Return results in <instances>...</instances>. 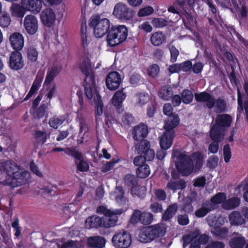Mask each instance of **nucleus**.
Segmentation results:
<instances>
[{"mask_svg": "<svg viewBox=\"0 0 248 248\" xmlns=\"http://www.w3.org/2000/svg\"><path fill=\"white\" fill-rule=\"evenodd\" d=\"M135 151L138 154L141 155L135 157L133 163L136 166L145 164L146 161H152L154 159L155 153L154 149L151 148L150 142L147 140H142L140 142L135 143Z\"/></svg>", "mask_w": 248, "mask_h": 248, "instance_id": "obj_1", "label": "nucleus"}, {"mask_svg": "<svg viewBox=\"0 0 248 248\" xmlns=\"http://www.w3.org/2000/svg\"><path fill=\"white\" fill-rule=\"evenodd\" d=\"M172 155L176 159L175 167L182 176H187L193 172L194 164L190 156L182 153L178 149L173 151Z\"/></svg>", "mask_w": 248, "mask_h": 248, "instance_id": "obj_2", "label": "nucleus"}, {"mask_svg": "<svg viewBox=\"0 0 248 248\" xmlns=\"http://www.w3.org/2000/svg\"><path fill=\"white\" fill-rule=\"evenodd\" d=\"M195 99L198 102H205L206 106L208 109L215 107L217 112L223 113L226 111L227 104L224 99L220 98L215 99L206 92L195 93Z\"/></svg>", "mask_w": 248, "mask_h": 248, "instance_id": "obj_3", "label": "nucleus"}, {"mask_svg": "<svg viewBox=\"0 0 248 248\" xmlns=\"http://www.w3.org/2000/svg\"><path fill=\"white\" fill-rule=\"evenodd\" d=\"M128 36V29L125 25H112L108 34L106 41L111 47H115L124 42Z\"/></svg>", "mask_w": 248, "mask_h": 248, "instance_id": "obj_4", "label": "nucleus"}, {"mask_svg": "<svg viewBox=\"0 0 248 248\" xmlns=\"http://www.w3.org/2000/svg\"><path fill=\"white\" fill-rule=\"evenodd\" d=\"M89 24L93 29V33L96 38H101L105 34H108L111 26L108 19L101 18L98 15L92 16L90 19Z\"/></svg>", "mask_w": 248, "mask_h": 248, "instance_id": "obj_5", "label": "nucleus"}, {"mask_svg": "<svg viewBox=\"0 0 248 248\" xmlns=\"http://www.w3.org/2000/svg\"><path fill=\"white\" fill-rule=\"evenodd\" d=\"M31 179L30 173L24 170H18L14 176H9L3 181H0V184L4 186H8L11 189L28 184Z\"/></svg>", "mask_w": 248, "mask_h": 248, "instance_id": "obj_6", "label": "nucleus"}, {"mask_svg": "<svg viewBox=\"0 0 248 248\" xmlns=\"http://www.w3.org/2000/svg\"><path fill=\"white\" fill-rule=\"evenodd\" d=\"M232 121V117L228 114H218L209 132L224 137L225 131L231 126Z\"/></svg>", "mask_w": 248, "mask_h": 248, "instance_id": "obj_7", "label": "nucleus"}, {"mask_svg": "<svg viewBox=\"0 0 248 248\" xmlns=\"http://www.w3.org/2000/svg\"><path fill=\"white\" fill-rule=\"evenodd\" d=\"M165 232L163 227L160 224L150 226L140 232L139 239L141 243H149L163 235Z\"/></svg>", "mask_w": 248, "mask_h": 248, "instance_id": "obj_8", "label": "nucleus"}, {"mask_svg": "<svg viewBox=\"0 0 248 248\" xmlns=\"http://www.w3.org/2000/svg\"><path fill=\"white\" fill-rule=\"evenodd\" d=\"M135 12L126 4L122 3H117L114 7L113 15L122 21L131 20L135 16Z\"/></svg>", "mask_w": 248, "mask_h": 248, "instance_id": "obj_9", "label": "nucleus"}, {"mask_svg": "<svg viewBox=\"0 0 248 248\" xmlns=\"http://www.w3.org/2000/svg\"><path fill=\"white\" fill-rule=\"evenodd\" d=\"M112 243L115 248H128L132 243L131 235L126 231L117 232L112 237Z\"/></svg>", "mask_w": 248, "mask_h": 248, "instance_id": "obj_10", "label": "nucleus"}, {"mask_svg": "<svg viewBox=\"0 0 248 248\" xmlns=\"http://www.w3.org/2000/svg\"><path fill=\"white\" fill-rule=\"evenodd\" d=\"M107 88L110 91H115L120 86L122 82L121 76L117 71L109 72L105 79Z\"/></svg>", "mask_w": 248, "mask_h": 248, "instance_id": "obj_11", "label": "nucleus"}, {"mask_svg": "<svg viewBox=\"0 0 248 248\" xmlns=\"http://www.w3.org/2000/svg\"><path fill=\"white\" fill-rule=\"evenodd\" d=\"M24 65V59L20 51H14L12 52L9 58V67L15 71L21 69Z\"/></svg>", "mask_w": 248, "mask_h": 248, "instance_id": "obj_12", "label": "nucleus"}, {"mask_svg": "<svg viewBox=\"0 0 248 248\" xmlns=\"http://www.w3.org/2000/svg\"><path fill=\"white\" fill-rule=\"evenodd\" d=\"M124 212L123 209H116L113 210L112 214L108 215L102 217L103 227L109 228L115 226L118 221V215H121Z\"/></svg>", "mask_w": 248, "mask_h": 248, "instance_id": "obj_13", "label": "nucleus"}, {"mask_svg": "<svg viewBox=\"0 0 248 248\" xmlns=\"http://www.w3.org/2000/svg\"><path fill=\"white\" fill-rule=\"evenodd\" d=\"M79 68L81 72L85 75V81H88L89 79L95 78L93 69L92 67L90 60L88 58H84L79 64Z\"/></svg>", "mask_w": 248, "mask_h": 248, "instance_id": "obj_14", "label": "nucleus"}, {"mask_svg": "<svg viewBox=\"0 0 248 248\" xmlns=\"http://www.w3.org/2000/svg\"><path fill=\"white\" fill-rule=\"evenodd\" d=\"M24 26L28 33L34 35L37 31L38 27L36 17L32 15L26 16L24 19Z\"/></svg>", "mask_w": 248, "mask_h": 248, "instance_id": "obj_15", "label": "nucleus"}, {"mask_svg": "<svg viewBox=\"0 0 248 248\" xmlns=\"http://www.w3.org/2000/svg\"><path fill=\"white\" fill-rule=\"evenodd\" d=\"M148 132L147 125L141 123L133 128L132 132L133 138L135 140L137 141V142H140L142 140H145L144 139L147 137Z\"/></svg>", "mask_w": 248, "mask_h": 248, "instance_id": "obj_16", "label": "nucleus"}, {"mask_svg": "<svg viewBox=\"0 0 248 248\" xmlns=\"http://www.w3.org/2000/svg\"><path fill=\"white\" fill-rule=\"evenodd\" d=\"M41 20L44 25L51 27L56 20V15L54 11L50 8H46L40 15Z\"/></svg>", "mask_w": 248, "mask_h": 248, "instance_id": "obj_17", "label": "nucleus"}, {"mask_svg": "<svg viewBox=\"0 0 248 248\" xmlns=\"http://www.w3.org/2000/svg\"><path fill=\"white\" fill-rule=\"evenodd\" d=\"M62 64L61 63L54 64L47 71L44 85L48 86L53 81L55 78L62 70Z\"/></svg>", "mask_w": 248, "mask_h": 248, "instance_id": "obj_18", "label": "nucleus"}, {"mask_svg": "<svg viewBox=\"0 0 248 248\" xmlns=\"http://www.w3.org/2000/svg\"><path fill=\"white\" fill-rule=\"evenodd\" d=\"M71 156L79 161L78 163L76 161H75L78 171L87 172L89 170V165L88 163L84 160L83 155L81 152L76 149Z\"/></svg>", "mask_w": 248, "mask_h": 248, "instance_id": "obj_19", "label": "nucleus"}, {"mask_svg": "<svg viewBox=\"0 0 248 248\" xmlns=\"http://www.w3.org/2000/svg\"><path fill=\"white\" fill-rule=\"evenodd\" d=\"M19 170L20 167L15 163L10 161L0 162V170L5 171L7 174L5 179L8 178L9 176H14Z\"/></svg>", "mask_w": 248, "mask_h": 248, "instance_id": "obj_20", "label": "nucleus"}, {"mask_svg": "<svg viewBox=\"0 0 248 248\" xmlns=\"http://www.w3.org/2000/svg\"><path fill=\"white\" fill-rule=\"evenodd\" d=\"M10 44L15 51H20L24 46V39L22 34L16 32L12 33L9 37Z\"/></svg>", "mask_w": 248, "mask_h": 248, "instance_id": "obj_21", "label": "nucleus"}, {"mask_svg": "<svg viewBox=\"0 0 248 248\" xmlns=\"http://www.w3.org/2000/svg\"><path fill=\"white\" fill-rule=\"evenodd\" d=\"M22 5L28 11L34 14H38L42 9L41 0H21Z\"/></svg>", "mask_w": 248, "mask_h": 248, "instance_id": "obj_22", "label": "nucleus"}, {"mask_svg": "<svg viewBox=\"0 0 248 248\" xmlns=\"http://www.w3.org/2000/svg\"><path fill=\"white\" fill-rule=\"evenodd\" d=\"M175 136V134L165 130L160 138L159 144L161 149H169L172 144Z\"/></svg>", "mask_w": 248, "mask_h": 248, "instance_id": "obj_23", "label": "nucleus"}, {"mask_svg": "<svg viewBox=\"0 0 248 248\" xmlns=\"http://www.w3.org/2000/svg\"><path fill=\"white\" fill-rule=\"evenodd\" d=\"M209 136L212 142L208 146V152L210 153L215 154L219 149V143L222 141L224 137L209 132Z\"/></svg>", "mask_w": 248, "mask_h": 248, "instance_id": "obj_24", "label": "nucleus"}, {"mask_svg": "<svg viewBox=\"0 0 248 248\" xmlns=\"http://www.w3.org/2000/svg\"><path fill=\"white\" fill-rule=\"evenodd\" d=\"M126 97L123 90L117 91L113 95L112 98V103L116 107L117 111L119 113L123 111L122 104Z\"/></svg>", "mask_w": 248, "mask_h": 248, "instance_id": "obj_25", "label": "nucleus"}, {"mask_svg": "<svg viewBox=\"0 0 248 248\" xmlns=\"http://www.w3.org/2000/svg\"><path fill=\"white\" fill-rule=\"evenodd\" d=\"M166 121L164 128L165 130L175 134L174 128L180 124V118L178 114H174Z\"/></svg>", "mask_w": 248, "mask_h": 248, "instance_id": "obj_26", "label": "nucleus"}, {"mask_svg": "<svg viewBox=\"0 0 248 248\" xmlns=\"http://www.w3.org/2000/svg\"><path fill=\"white\" fill-rule=\"evenodd\" d=\"M85 226L88 229L103 227L102 217L95 215L88 217L86 219Z\"/></svg>", "mask_w": 248, "mask_h": 248, "instance_id": "obj_27", "label": "nucleus"}, {"mask_svg": "<svg viewBox=\"0 0 248 248\" xmlns=\"http://www.w3.org/2000/svg\"><path fill=\"white\" fill-rule=\"evenodd\" d=\"M89 247L93 248H103L106 244V240L101 236H91L88 238Z\"/></svg>", "mask_w": 248, "mask_h": 248, "instance_id": "obj_28", "label": "nucleus"}, {"mask_svg": "<svg viewBox=\"0 0 248 248\" xmlns=\"http://www.w3.org/2000/svg\"><path fill=\"white\" fill-rule=\"evenodd\" d=\"M84 91L86 96L88 99H91L93 93H96V84L95 78L93 79H89L88 81L84 80Z\"/></svg>", "mask_w": 248, "mask_h": 248, "instance_id": "obj_29", "label": "nucleus"}, {"mask_svg": "<svg viewBox=\"0 0 248 248\" xmlns=\"http://www.w3.org/2000/svg\"><path fill=\"white\" fill-rule=\"evenodd\" d=\"M214 210V208L211 204H209V201H206L203 202L202 207L198 209L195 213V215L197 217L202 218L204 217L210 212Z\"/></svg>", "mask_w": 248, "mask_h": 248, "instance_id": "obj_30", "label": "nucleus"}, {"mask_svg": "<svg viewBox=\"0 0 248 248\" xmlns=\"http://www.w3.org/2000/svg\"><path fill=\"white\" fill-rule=\"evenodd\" d=\"M227 199L226 194L223 192H219L213 196L209 202L214 210L217 207V205L222 204L225 202Z\"/></svg>", "mask_w": 248, "mask_h": 248, "instance_id": "obj_31", "label": "nucleus"}, {"mask_svg": "<svg viewBox=\"0 0 248 248\" xmlns=\"http://www.w3.org/2000/svg\"><path fill=\"white\" fill-rule=\"evenodd\" d=\"M115 201L120 204H125L128 200L125 197V192L122 186H116L114 192Z\"/></svg>", "mask_w": 248, "mask_h": 248, "instance_id": "obj_32", "label": "nucleus"}, {"mask_svg": "<svg viewBox=\"0 0 248 248\" xmlns=\"http://www.w3.org/2000/svg\"><path fill=\"white\" fill-rule=\"evenodd\" d=\"M197 200L196 195L187 196L183 199L182 209L186 213H190L192 212L193 207L192 203Z\"/></svg>", "mask_w": 248, "mask_h": 248, "instance_id": "obj_33", "label": "nucleus"}, {"mask_svg": "<svg viewBox=\"0 0 248 248\" xmlns=\"http://www.w3.org/2000/svg\"><path fill=\"white\" fill-rule=\"evenodd\" d=\"M42 80L43 77H38V76H36L29 92L24 99V101L29 100L34 94L37 93L41 86Z\"/></svg>", "mask_w": 248, "mask_h": 248, "instance_id": "obj_34", "label": "nucleus"}, {"mask_svg": "<svg viewBox=\"0 0 248 248\" xmlns=\"http://www.w3.org/2000/svg\"><path fill=\"white\" fill-rule=\"evenodd\" d=\"M178 209V207L176 203L169 205L164 213L162 214V220L166 221L171 219L175 215Z\"/></svg>", "mask_w": 248, "mask_h": 248, "instance_id": "obj_35", "label": "nucleus"}, {"mask_svg": "<svg viewBox=\"0 0 248 248\" xmlns=\"http://www.w3.org/2000/svg\"><path fill=\"white\" fill-rule=\"evenodd\" d=\"M137 176L132 174H127L124 178V182L125 185L128 187L130 190L133 189L134 187L137 186L139 184V179Z\"/></svg>", "mask_w": 248, "mask_h": 248, "instance_id": "obj_36", "label": "nucleus"}, {"mask_svg": "<svg viewBox=\"0 0 248 248\" xmlns=\"http://www.w3.org/2000/svg\"><path fill=\"white\" fill-rule=\"evenodd\" d=\"M25 9L22 5L15 3H12L10 7L12 16L17 17H23L25 13Z\"/></svg>", "mask_w": 248, "mask_h": 248, "instance_id": "obj_37", "label": "nucleus"}, {"mask_svg": "<svg viewBox=\"0 0 248 248\" xmlns=\"http://www.w3.org/2000/svg\"><path fill=\"white\" fill-rule=\"evenodd\" d=\"M229 220L232 225H241L245 222L240 213L238 211H233L229 216Z\"/></svg>", "mask_w": 248, "mask_h": 248, "instance_id": "obj_38", "label": "nucleus"}, {"mask_svg": "<svg viewBox=\"0 0 248 248\" xmlns=\"http://www.w3.org/2000/svg\"><path fill=\"white\" fill-rule=\"evenodd\" d=\"M151 43L155 46L162 45L166 40V36L162 32L157 31L154 33L150 38Z\"/></svg>", "mask_w": 248, "mask_h": 248, "instance_id": "obj_39", "label": "nucleus"}, {"mask_svg": "<svg viewBox=\"0 0 248 248\" xmlns=\"http://www.w3.org/2000/svg\"><path fill=\"white\" fill-rule=\"evenodd\" d=\"M240 204V200L237 197L230 198L222 205L223 208L226 210H230L235 208L239 206Z\"/></svg>", "mask_w": 248, "mask_h": 248, "instance_id": "obj_40", "label": "nucleus"}, {"mask_svg": "<svg viewBox=\"0 0 248 248\" xmlns=\"http://www.w3.org/2000/svg\"><path fill=\"white\" fill-rule=\"evenodd\" d=\"M246 244L244 237H234L231 239L229 245L231 248H243Z\"/></svg>", "mask_w": 248, "mask_h": 248, "instance_id": "obj_41", "label": "nucleus"}, {"mask_svg": "<svg viewBox=\"0 0 248 248\" xmlns=\"http://www.w3.org/2000/svg\"><path fill=\"white\" fill-rule=\"evenodd\" d=\"M139 214V220H140V222L144 225H148L151 223L153 220V215L149 212L141 213L140 211H138V213L136 215Z\"/></svg>", "mask_w": 248, "mask_h": 248, "instance_id": "obj_42", "label": "nucleus"}, {"mask_svg": "<svg viewBox=\"0 0 248 248\" xmlns=\"http://www.w3.org/2000/svg\"><path fill=\"white\" fill-rule=\"evenodd\" d=\"M150 174V167L148 165L145 164L140 165L136 170L137 177L140 178H145Z\"/></svg>", "mask_w": 248, "mask_h": 248, "instance_id": "obj_43", "label": "nucleus"}, {"mask_svg": "<svg viewBox=\"0 0 248 248\" xmlns=\"http://www.w3.org/2000/svg\"><path fill=\"white\" fill-rule=\"evenodd\" d=\"M87 31V28L86 26V21H82L80 27V33L81 36V45L84 49H85L88 45Z\"/></svg>", "mask_w": 248, "mask_h": 248, "instance_id": "obj_44", "label": "nucleus"}, {"mask_svg": "<svg viewBox=\"0 0 248 248\" xmlns=\"http://www.w3.org/2000/svg\"><path fill=\"white\" fill-rule=\"evenodd\" d=\"M64 118V116H54L49 119L48 124L51 127L57 129L65 121Z\"/></svg>", "mask_w": 248, "mask_h": 248, "instance_id": "obj_45", "label": "nucleus"}, {"mask_svg": "<svg viewBox=\"0 0 248 248\" xmlns=\"http://www.w3.org/2000/svg\"><path fill=\"white\" fill-rule=\"evenodd\" d=\"M173 95V91L171 87H164L158 92V96L165 100H170Z\"/></svg>", "mask_w": 248, "mask_h": 248, "instance_id": "obj_46", "label": "nucleus"}, {"mask_svg": "<svg viewBox=\"0 0 248 248\" xmlns=\"http://www.w3.org/2000/svg\"><path fill=\"white\" fill-rule=\"evenodd\" d=\"M182 102L185 104H189L192 102L193 99V94L190 90L184 89L181 93Z\"/></svg>", "mask_w": 248, "mask_h": 248, "instance_id": "obj_47", "label": "nucleus"}, {"mask_svg": "<svg viewBox=\"0 0 248 248\" xmlns=\"http://www.w3.org/2000/svg\"><path fill=\"white\" fill-rule=\"evenodd\" d=\"M11 22L9 14L4 12L0 15V26L2 28H7Z\"/></svg>", "mask_w": 248, "mask_h": 248, "instance_id": "obj_48", "label": "nucleus"}, {"mask_svg": "<svg viewBox=\"0 0 248 248\" xmlns=\"http://www.w3.org/2000/svg\"><path fill=\"white\" fill-rule=\"evenodd\" d=\"M192 156L195 161V168L197 170H200L203 163V155L201 152L193 153Z\"/></svg>", "mask_w": 248, "mask_h": 248, "instance_id": "obj_49", "label": "nucleus"}, {"mask_svg": "<svg viewBox=\"0 0 248 248\" xmlns=\"http://www.w3.org/2000/svg\"><path fill=\"white\" fill-rule=\"evenodd\" d=\"M27 56L29 60L31 62H35L37 60L38 52L35 48L31 46L27 49Z\"/></svg>", "mask_w": 248, "mask_h": 248, "instance_id": "obj_50", "label": "nucleus"}, {"mask_svg": "<svg viewBox=\"0 0 248 248\" xmlns=\"http://www.w3.org/2000/svg\"><path fill=\"white\" fill-rule=\"evenodd\" d=\"M34 138L38 143L43 144L46 142V132L45 131L36 130L35 132Z\"/></svg>", "mask_w": 248, "mask_h": 248, "instance_id": "obj_51", "label": "nucleus"}, {"mask_svg": "<svg viewBox=\"0 0 248 248\" xmlns=\"http://www.w3.org/2000/svg\"><path fill=\"white\" fill-rule=\"evenodd\" d=\"M160 71V68L157 64H152L147 69V73L149 76L155 78Z\"/></svg>", "mask_w": 248, "mask_h": 248, "instance_id": "obj_52", "label": "nucleus"}, {"mask_svg": "<svg viewBox=\"0 0 248 248\" xmlns=\"http://www.w3.org/2000/svg\"><path fill=\"white\" fill-rule=\"evenodd\" d=\"M142 77L137 73H133L131 75L129 78V83L133 85H137L142 82Z\"/></svg>", "mask_w": 248, "mask_h": 248, "instance_id": "obj_53", "label": "nucleus"}, {"mask_svg": "<svg viewBox=\"0 0 248 248\" xmlns=\"http://www.w3.org/2000/svg\"><path fill=\"white\" fill-rule=\"evenodd\" d=\"M154 11V10L152 7L147 6L139 10L138 16L140 17L148 16L152 14Z\"/></svg>", "mask_w": 248, "mask_h": 248, "instance_id": "obj_54", "label": "nucleus"}, {"mask_svg": "<svg viewBox=\"0 0 248 248\" xmlns=\"http://www.w3.org/2000/svg\"><path fill=\"white\" fill-rule=\"evenodd\" d=\"M46 108L47 106L45 104H41L36 110L34 118L38 119L43 118L45 116Z\"/></svg>", "mask_w": 248, "mask_h": 248, "instance_id": "obj_55", "label": "nucleus"}, {"mask_svg": "<svg viewBox=\"0 0 248 248\" xmlns=\"http://www.w3.org/2000/svg\"><path fill=\"white\" fill-rule=\"evenodd\" d=\"M145 187L139 186L138 185L137 186H136L131 189H130V192L132 194L135 195L139 197H141L143 196H144L145 194Z\"/></svg>", "mask_w": 248, "mask_h": 248, "instance_id": "obj_56", "label": "nucleus"}, {"mask_svg": "<svg viewBox=\"0 0 248 248\" xmlns=\"http://www.w3.org/2000/svg\"><path fill=\"white\" fill-rule=\"evenodd\" d=\"M223 153L224 161L225 163H228L230 162V159L232 157L231 148L228 144H226L224 146Z\"/></svg>", "mask_w": 248, "mask_h": 248, "instance_id": "obj_57", "label": "nucleus"}, {"mask_svg": "<svg viewBox=\"0 0 248 248\" xmlns=\"http://www.w3.org/2000/svg\"><path fill=\"white\" fill-rule=\"evenodd\" d=\"M76 149V148L75 147H67L65 148H62L61 147H55L52 149V152H64L67 155L72 156Z\"/></svg>", "mask_w": 248, "mask_h": 248, "instance_id": "obj_58", "label": "nucleus"}, {"mask_svg": "<svg viewBox=\"0 0 248 248\" xmlns=\"http://www.w3.org/2000/svg\"><path fill=\"white\" fill-rule=\"evenodd\" d=\"M154 194L156 199L159 201H164L167 198V194L164 190L158 188L154 190Z\"/></svg>", "mask_w": 248, "mask_h": 248, "instance_id": "obj_59", "label": "nucleus"}, {"mask_svg": "<svg viewBox=\"0 0 248 248\" xmlns=\"http://www.w3.org/2000/svg\"><path fill=\"white\" fill-rule=\"evenodd\" d=\"M218 162V157L216 155H212L209 157L207 160V166L210 169H215L217 167Z\"/></svg>", "mask_w": 248, "mask_h": 248, "instance_id": "obj_60", "label": "nucleus"}, {"mask_svg": "<svg viewBox=\"0 0 248 248\" xmlns=\"http://www.w3.org/2000/svg\"><path fill=\"white\" fill-rule=\"evenodd\" d=\"M151 211L154 213H161L163 211V207L162 204L155 202L151 204L150 206Z\"/></svg>", "mask_w": 248, "mask_h": 248, "instance_id": "obj_61", "label": "nucleus"}, {"mask_svg": "<svg viewBox=\"0 0 248 248\" xmlns=\"http://www.w3.org/2000/svg\"><path fill=\"white\" fill-rule=\"evenodd\" d=\"M169 49L170 53V61L172 62H174L177 61V57L179 55V51L174 46H171Z\"/></svg>", "mask_w": 248, "mask_h": 248, "instance_id": "obj_62", "label": "nucleus"}, {"mask_svg": "<svg viewBox=\"0 0 248 248\" xmlns=\"http://www.w3.org/2000/svg\"><path fill=\"white\" fill-rule=\"evenodd\" d=\"M206 178L204 176L196 178L194 180V187H204L206 184Z\"/></svg>", "mask_w": 248, "mask_h": 248, "instance_id": "obj_63", "label": "nucleus"}, {"mask_svg": "<svg viewBox=\"0 0 248 248\" xmlns=\"http://www.w3.org/2000/svg\"><path fill=\"white\" fill-rule=\"evenodd\" d=\"M224 244L220 241H213L208 244L205 248H224Z\"/></svg>", "mask_w": 248, "mask_h": 248, "instance_id": "obj_64", "label": "nucleus"}]
</instances>
